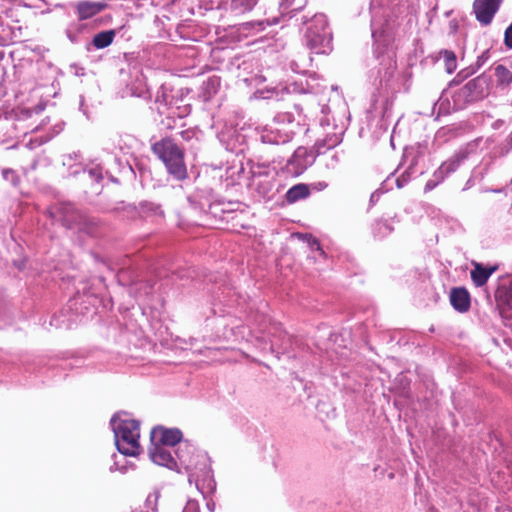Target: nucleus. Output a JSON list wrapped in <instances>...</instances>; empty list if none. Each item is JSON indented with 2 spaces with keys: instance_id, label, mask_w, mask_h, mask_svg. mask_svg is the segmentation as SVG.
I'll return each mask as SVG.
<instances>
[{
  "instance_id": "1",
  "label": "nucleus",
  "mask_w": 512,
  "mask_h": 512,
  "mask_svg": "<svg viewBox=\"0 0 512 512\" xmlns=\"http://www.w3.org/2000/svg\"><path fill=\"white\" fill-rule=\"evenodd\" d=\"M110 424L118 451L127 456L139 455L141 453L139 421L121 412L112 417Z\"/></svg>"
},
{
  "instance_id": "2",
  "label": "nucleus",
  "mask_w": 512,
  "mask_h": 512,
  "mask_svg": "<svg viewBox=\"0 0 512 512\" xmlns=\"http://www.w3.org/2000/svg\"><path fill=\"white\" fill-rule=\"evenodd\" d=\"M305 34L308 48L316 54H327L331 51V33L323 14H315L307 22Z\"/></svg>"
},
{
  "instance_id": "3",
  "label": "nucleus",
  "mask_w": 512,
  "mask_h": 512,
  "mask_svg": "<svg viewBox=\"0 0 512 512\" xmlns=\"http://www.w3.org/2000/svg\"><path fill=\"white\" fill-rule=\"evenodd\" d=\"M153 150L176 179L181 180L186 177L183 153L172 140L164 139L154 144Z\"/></svg>"
},
{
  "instance_id": "4",
  "label": "nucleus",
  "mask_w": 512,
  "mask_h": 512,
  "mask_svg": "<svg viewBox=\"0 0 512 512\" xmlns=\"http://www.w3.org/2000/svg\"><path fill=\"white\" fill-rule=\"evenodd\" d=\"M388 0H371V30L375 43L387 45L391 39L386 17L388 15L386 5Z\"/></svg>"
},
{
  "instance_id": "5",
  "label": "nucleus",
  "mask_w": 512,
  "mask_h": 512,
  "mask_svg": "<svg viewBox=\"0 0 512 512\" xmlns=\"http://www.w3.org/2000/svg\"><path fill=\"white\" fill-rule=\"evenodd\" d=\"M177 458L180 463L185 467L187 471L190 472L189 480L191 481L193 477L198 478L197 470H206V457L202 454H192L191 447L185 445V449L182 447L177 452ZM207 473V471H204Z\"/></svg>"
},
{
  "instance_id": "6",
  "label": "nucleus",
  "mask_w": 512,
  "mask_h": 512,
  "mask_svg": "<svg viewBox=\"0 0 512 512\" xmlns=\"http://www.w3.org/2000/svg\"><path fill=\"white\" fill-rule=\"evenodd\" d=\"M315 158L316 154L313 150H308L305 147H299L288 160L286 169L290 174L298 176L314 163Z\"/></svg>"
},
{
  "instance_id": "7",
  "label": "nucleus",
  "mask_w": 512,
  "mask_h": 512,
  "mask_svg": "<svg viewBox=\"0 0 512 512\" xmlns=\"http://www.w3.org/2000/svg\"><path fill=\"white\" fill-rule=\"evenodd\" d=\"M502 0H474L473 11L482 25H489L498 11Z\"/></svg>"
},
{
  "instance_id": "8",
  "label": "nucleus",
  "mask_w": 512,
  "mask_h": 512,
  "mask_svg": "<svg viewBox=\"0 0 512 512\" xmlns=\"http://www.w3.org/2000/svg\"><path fill=\"white\" fill-rule=\"evenodd\" d=\"M152 444L165 445L166 447H173L182 439V432L177 428H164L156 427L151 431Z\"/></svg>"
},
{
  "instance_id": "9",
  "label": "nucleus",
  "mask_w": 512,
  "mask_h": 512,
  "mask_svg": "<svg viewBox=\"0 0 512 512\" xmlns=\"http://www.w3.org/2000/svg\"><path fill=\"white\" fill-rule=\"evenodd\" d=\"M150 459L157 465L165 466L173 469L176 467L177 462L170 452V448L165 445L152 444L149 448Z\"/></svg>"
},
{
  "instance_id": "10",
  "label": "nucleus",
  "mask_w": 512,
  "mask_h": 512,
  "mask_svg": "<svg viewBox=\"0 0 512 512\" xmlns=\"http://www.w3.org/2000/svg\"><path fill=\"white\" fill-rule=\"evenodd\" d=\"M260 139L263 143L280 144L286 143L290 140L291 135L288 132H283L274 126H264L259 129Z\"/></svg>"
},
{
  "instance_id": "11",
  "label": "nucleus",
  "mask_w": 512,
  "mask_h": 512,
  "mask_svg": "<svg viewBox=\"0 0 512 512\" xmlns=\"http://www.w3.org/2000/svg\"><path fill=\"white\" fill-rule=\"evenodd\" d=\"M53 217L70 228L77 226L80 219L78 211L71 204H63L58 207L53 213Z\"/></svg>"
},
{
  "instance_id": "12",
  "label": "nucleus",
  "mask_w": 512,
  "mask_h": 512,
  "mask_svg": "<svg viewBox=\"0 0 512 512\" xmlns=\"http://www.w3.org/2000/svg\"><path fill=\"white\" fill-rule=\"evenodd\" d=\"M105 4L97 1H80L76 5V10L78 14V18L80 20L89 19L98 13H100L104 8Z\"/></svg>"
},
{
  "instance_id": "13",
  "label": "nucleus",
  "mask_w": 512,
  "mask_h": 512,
  "mask_svg": "<svg viewBox=\"0 0 512 512\" xmlns=\"http://www.w3.org/2000/svg\"><path fill=\"white\" fill-rule=\"evenodd\" d=\"M451 305L459 312H466L470 307L469 293L465 288H454L450 293Z\"/></svg>"
},
{
  "instance_id": "14",
  "label": "nucleus",
  "mask_w": 512,
  "mask_h": 512,
  "mask_svg": "<svg viewBox=\"0 0 512 512\" xmlns=\"http://www.w3.org/2000/svg\"><path fill=\"white\" fill-rule=\"evenodd\" d=\"M271 327L270 329L266 332V327L265 328H261L260 329V332L262 333L261 336H259L258 338L261 340V341H269L270 342V349L272 352H277L279 353L281 349V345H280V336H281V332H280V329L278 327L277 324H270Z\"/></svg>"
},
{
  "instance_id": "15",
  "label": "nucleus",
  "mask_w": 512,
  "mask_h": 512,
  "mask_svg": "<svg viewBox=\"0 0 512 512\" xmlns=\"http://www.w3.org/2000/svg\"><path fill=\"white\" fill-rule=\"evenodd\" d=\"M497 267L487 268L480 263H474L471 271V278L477 287H481L488 281L489 277L496 271Z\"/></svg>"
},
{
  "instance_id": "16",
  "label": "nucleus",
  "mask_w": 512,
  "mask_h": 512,
  "mask_svg": "<svg viewBox=\"0 0 512 512\" xmlns=\"http://www.w3.org/2000/svg\"><path fill=\"white\" fill-rule=\"evenodd\" d=\"M495 298L500 306L512 310V283L500 285L495 293Z\"/></svg>"
},
{
  "instance_id": "17",
  "label": "nucleus",
  "mask_w": 512,
  "mask_h": 512,
  "mask_svg": "<svg viewBox=\"0 0 512 512\" xmlns=\"http://www.w3.org/2000/svg\"><path fill=\"white\" fill-rule=\"evenodd\" d=\"M460 165V158L454 157L444 162L435 172L434 178H438L441 182Z\"/></svg>"
},
{
  "instance_id": "18",
  "label": "nucleus",
  "mask_w": 512,
  "mask_h": 512,
  "mask_svg": "<svg viewBox=\"0 0 512 512\" xmlns=\"http://www.w3.org/2000/svg\"><path fill=\"white\" fill-rule=\"evenodd\" d=\"M308 195V187L305 184H297L287 191L286 200L289 203H294L298 200L306 198Z\"/></svg>"
},
{
  "instance_id": "19",
  "label": "nucleus",
  "mask_w": 512,
  "mask_h": 512,
  "mask_svg": "<svg viewBox=\"0 0 512 512\" xmlns=\"http://www.w3.org/2000/svg\"><path fill=\"white\" fill-rule=\"evenodd\" d=\"M114 36L113 30L102 31L94 36L93 44L97 49L105 48L112 43Z\"/></svg>"
},
{
  "instance_id": "20",
  "label": "nucleus",
  "mask_w": 512,
  "mask_h": 512,
  "mask_svg": "<svg viewBox=\"0 0 512 512\" xmlns=\"http://www.w3.org/2000/svg\"><path fill=\"white\" fill-rule=\"evenodd\" d=\"M254 185L256 187L257 192L264 197L268 196V194L272 191L274 186L271 180H262L259 177L254 178Z\"/></svg>"
},
{
  "instance_id": "21",
  "label": "nucleus",
  "mask_w": 512,
  "mask_h": 512,
  "mask_svg": "<svg viewBox=\"0 0 512 512\" xmlns=\"http://www.w3.org/2000/svg\"><path fill=\"white\" fill-rule=\"evenodd\" d=\"M141 214L145 217L148 216H163V211L161 210L160 206L151 203V202H144L140 206Z\"/></svg>"
},
{
  "instance_id": "22",
  "label": "nucleus",
  "mask_w": 512,
  "mask_h": 512,
  "mask_svg": "<svg viewBox=\"0 0 512 512\" xmlns=\"http://www.w3.org/2000/svg\"><path fill=\"white\" fill-rule=\"evenodd\" d=\"M495 76L500 84L508 85L512 82V73L503 65L495 68Z\"/></svg>"
},
{
  "instance_id": "23",
  "label": "nucleus",
  "mask_w": 512,
  "mask_h": 512,
  "mask_svg": "<svg viewBox=\"0 0 512 512\" xmlns=\"http://www.w3.org/2000/svg\"><path fill=\"white\" fill-rule=\"evenodd\" d=\"M444 59L446 64V70L448 73H452L456 69V56L451 51H444Z\"/></svg>"
},
{
  "instance_id": "24",
  "label": "nucleus",
  "mask_w": 512,
  "mask_h": 512,
  "mask_svg": "<svg viewBox=\"0 0 512 512\" xmlns=\"http://www.w3.org/2000/svg\"><path fill=\"white\" fill-rule=\"evenodd\" d=\"M2 175L6 181H9L14 186H16L19 183V177L12 169H4L2 171Z\"/></svg>"
},
{
  "instance_id": "25",
  "label": "nucleus",
  "mask_w": 512,
  "mask_h": 512,
  "mask_svg": "<svg viewBox=\"0 0 512 512\" xmlns=\"http://www.w3.org/2000/svg\"><path fill=\"white\" fill-rule=\"evenodd\" d=\"M301 238L307 242L311 249L319 251L322 255L324 254L317 239L313 238L311 235H302Z\"/></svg>"
},
{
  "instance_id": "26",
  "label": "nucleus",
  "mask_w": 512,
  "mask_h": 512,
  "mask_svg": "<svg viewBox=\"0 0 512 512\" xmlns=\"http://www.w3.org/2000/svg\"><path fill=\"white\" fill-rule=\"evenodd\" d=\"M482 81L478 79H473L469 81L463 88L464 91L472 92L474 89H476L478 86H480Z\"/></svg>"
},
{
  "instance_id": "27",
  "label": "nucleus",
  "mask_w": 512,
  "mask_h": 512,
  "mask_svg": "<svg viewBox=\"0 0 512 512\" xmlns=\"http://www.w3.org/2000/svg\"><path fill=\"white\" fill-rule=\"evenodd\" d=\"M504 42L508 48H512V23L507 27L505 31Z\"/></svg>"
},
{
  "instance_id": "28",
  "label": "nucleus",
  "mask_w": 512,
  "mask_h": 512,
  "mask_svg": "<svg viewBox=\"0 0 512 512\" xmlns=\"http://www.w3.org/2000/svg\"><path fill=\"white\" fill-rule=\"evenodd\" d=\"M89 176L95 181L99 182L102 179V171L100 168L90 169Z\"/></svg>"
},
{
  "instance_id": "29",
  "label": "nucleus",
  "mask_w": 512,
  "mask_h": 512,
  "mask_svg": "<svg viewBox=\"0 0 512 512\" xmlns=\"http://www.w3.org/2000/svg\"><path fill=\"white\" fill-rule=\"evenodd\" d=\"M440 183H441V181L438 178L433 177L432 179L427 181V183L425 185V191L426 192L431 191Z\"/></svg>"
},
{
  "instance_id": "30",
  "label": "nucleus",
  "mask_w": 512,
  "mask_h": 512,
  "mask_svg": "<svg viewBox=\"0 0 512 512\" xmlns=\"http://www.w3.org/2000/svg\"><path fill=\"white\" fill-rule=\"evenodd\" d=\"M197 509V503L195 501H189L185 506L183 512H194Z\"/></svg>"
},
{
  "instance_id": "31",
  "label": "nucleus",
  "mask_w": 512,
  "mask_h": 512,
  "mask_svg": "<svg viewBox=\"0 0 512 512\" xmlns=\"http://www.w3.org/2000/svg\"><path fill=\"white\" fill-rule=\"evenodd\" d=\"M487 59V52L483 53L481 56L477 59V65L480 67Z\"/></svg>"
},
{
  "instance_id": "32",
  "label": "nucleus",
  "mask_w": 512,
  "mask_h": 512,
  "mask_svg": "<svg viewBox=\"0 0 512 512\" xmlns=\"http://www.w3.org/2000/svg\"><path fill=\"white\" fill-rule=\"evenodd\" d=\"M382 228H384L388 232L391 231L387 223H381L379 229L381 230Z\"/></svg>"
},
{
  "instance_id": "33",
  "label": "nucleus",
  "mask_w": 512,
  "mask_h": 512,
  "mask_svg": "<svg viewBox=\"0 0 512 512\" xmlns=\"http://www.w3.org/2000/svg\"><path fill=\"white\" fill-rule=\"evenodd\" d=\"M29 145H30L31 147H33V146H35V145L39 146V145H41V142H38V141H32V140H31V141H30V143H29Z\"/></svg>"
}]
</instances>
